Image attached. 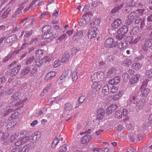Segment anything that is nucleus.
<instances>
[{"mask_svg": "<svg viewBox=\"0 0 152 152\" xmlns=\"http://www.w3.org/2000/svg\"><path fill=\"white\" fill-rule=\"evenodd\" d=\"M145 19L144 18H141L139 16L135 15L134 16H131L130 18H129L125 21V23L130 25L133 23L138 26H140L141 28H142L144 27L145 23Z\"/></svg>", "mask_w": 152, "mask_h": 152, "instance_id": "1", "label": "nucleus"}, {"mask_svg": "<svg viewBox=\"0 0 152 152\" xmlns=\"http://www.w3.org/2000/svg\"><path fill=\"white\" fill-rule=\"evenodd\" d=\"M36 68L33 65L25 67L20 72V75L22 78H23L27 75H29L30 76H33L35 73Z\"/></svg>", "mask_w": 152, "mask_h": 152, "instance_id": "2", "label": "nucleus"}, {"mask_svg": "<svg viewBox=\"0 0 152 152\" xmlns=\"http://www.w3.org/2000/svg\"><path fill=\"white\" fill-rule=\"evenodd\" d=\"M113 1L115 6L111 11L112 14L115 13L121 10L124 7V5L125 3L124 0H113Z\"/></svg>", "mask_w": 152, "mask_h": 152, "instance_id": "3", "label": "nucleus"}, {"mask_svg": "<svg viewBox=\"0 0 152 152\" xmlns=\"http://www.w3.org/2000/svg\"><path fill=\"white\" fill-rule=\"evenodd\" d=\"M24 104L20 101L19 99H14L11 102L9 103L8 106L10 108L15 107L14 110H16L19 109L23 107Z\"/></svg>", "mask_w": 152, "mask_h": 152, "instance_id": "4", "label": "nucleus"}, {"mask_svg": "<svg viewBox=\"0 0 152 152\" xmlns=\"http://www.w3.org/2000/svg\"><path fill=\"white\" fill-rule=\"evenodd\" d=\"M118 42L111 37L107 39L104 42V46L106 48H115L118 46Z\"/></svg>", "mask_w": 152, "mask_h": 152, "instance_id": "5", "label": "nucleus"}, {"mask_svg": "<svg viewBox=\"0 0 152 152\" xmlns=\"http://www.w3.org/2000/svg\"><path fill=\"white\" fill-rule=\"evenodd\" d=\"M147 85V82L145 84H142L140 87V95L142 96L146 97L150 93V90L149 88L146 87Z\"/></svg>", "mask_w": 152, "mask_h": 152, "instance_id": "6", "label": "nucleus"}, {"mask_svg": "<svg viewBox=\"0 0 152 152\" xmlns=\"http://www.w3.org/2000/svg\"><path fill=\"white\" fill-rule=\"evenodd\" d=\"M98 32V31L97 27H93L92 26V27H91V28L89 30L88 35V38L91 39L95 37H96Z\"/></svg>", "mask_w": 152, "mask_h": 152, "instance_id": "7", "label": "nucleus"}, {"mask_svg": "<svg viewBox=\"0 0 152 152\" xmlns=\"http://www.w3.org/2000/svg\"><path fill=\"white\" fill-rule=\"evenodd\" d=\"M13 12V8L12 7H8L6 10L2 12L0 17L2 19H6L8 17L9 15L12 13Z\"/></svg>", "mask_w": 152, "mask_h": 152, "instance_id": "8", "label": "nucleus"}, {"mask_svg": "<svg viewBox=\"0 0 152 152\" xmlns=\"http://www.w3.org/2000/svg\"><path fill=\"white\" fill-rule=\"evenodd\" d=\"M103 73L101 72H98L94 73L91 77V80L92 82H96L99 81V80L101 78V76L102 77Z\"/></svg>", "mask_w": 152, "mask_h": 152, "instance_id": "9", "label": "nucleus"}, {"mask_svg": "<svg viewBox=\"0 0 152 152\" xmlns=\"http://www.w3.org/2000/svg\"><path fill=\"white\" fill-rule=\"evenodd\" d=\"M97 113L96 118L94 120V121L96 120L97 121L98 120L99 121L104 118L105 114V111L102 108H100L98 109Z\"/></svg>", "mask_w": 152, "mask_h": 152, "instance_id": "10", "label": "nucleus"}, {"mask_svg": "<svg viewBox=\"0 0 152 152\" xmlns=\"http://www.w3.org/2000/svg\"><path fill=\"white\" fill-rule=\"evenodd\" d=\"M121 23V20L120 19L117 18L114 19L111 23L112 29H114L118 28Z\"/></svg>", "mask_w": 152, "mask_h": 152, "instance_id": "11", "label": "nucleus"}, {"mask_svg": "<svg viewBox=\"0 0 152 152\" xmlns=\"http://www.w3.org/2000/svg\"><path fill=\"white\" fill-rule=\"evenodd\" d=\"M21 68L20 65H17V67H15L12 69H10L9 70V72L10 73L11 76H14L16 75L20 69Z\"/></svg>", "mask_w": 152, "mask_h": 152, "instance_id": "12", "label": "nucleus"}, {"mask_svg": "<svg viewBox=\"0 0 152 152\" xmlns=\"http://www.w3.org/2000/svg\"><path fill=\"white\" fill-rule=\"evenodd\" d=\"M140 77V75L138 74L134 75L129 80V83L132 85H133L136 83L139 80Z\"/></svg>", "mask_w": 152, "mask_h": 152, "instance_id": "13", "label": "nucleus"}, {"mask_svg": "<svg viewBox=\"0 0 152 152\" xmlns=\"http://www.w3.org/2000/svg\"><path fill=\"white\" fill-rule=\"evenodd\" d=\"M91 136L88 134L86 135L83 137L80 140V142L82 144H85L89 142L91 139Z\"/></svg>", "mask_w": 152, "mask_h": 152, "instance_id": "14", "label": "nucleus"}, {"mask_svg": "<svg viewBox=\"0 0 152 152\" xmlns=\"http://www.w3.org/2000/svg\"><path fill=\"white\" fill-rule=\"evenodd\" d=\"M117 105L114 104H112V105L108 107L106 110L107 114L110 115L117 108Z\"/></svg>", "mask_w": 152, "mask_h": 152, "instance_id": "15", "label": "nucleus"}, {"mask_svg": "<svg viewBox=\"0 0 152 152\" xmlns=\"http://www.w3.org/2000/svg\"><path fill=\"white\" fill-rule=\"evenodd\" d=\"M120 78L121 77L119 76L115 77L113 79L109 80L108 83L112 85H117L120 82L121 80Z\"/></svg>", "mask_w": 152, "mask_h": 152, "instance_id": "16", "label": "nucleus"}, {"mask_svg": "<svg viewBox=\"0 0 152 152\" xmlns=\"http://www.w3.org/2000/svg\"><path fill=\"white\" fill-rule=\"evenodd\" d=\"M137 4L135 0H126V6L127 8H131L136 6Z\"/></svg>", "mask_w": 152, "mask_h": 152, "instance_id": "17", "label": "nucleus"}, {"mask_svg": "<svg viewBox=\"0 0 152 152\" xmlns=\"http://www.w3.org/2000/svg\"><path fill=\"white\" fill-rule=\"evenodd\" d=\"M116 72V70L115 68H112L109 69L107 74V77L109 78L113 77L115 76Z\"/></svg>", "mask_w": 152, "mask_h": 152, "instance_id": "18", "label": "nucleus"}, {"mask_svg": "<svg viewBox=\"0 0 152 152\" xmlns=\"http://www.w3.org/2000/svg\"><path fill=\"white\" fill-rule=\"evenodd\" d=\"M70 55L68 51L66 52L63 56L61 59L62 63H65L68 61L70 58Z\"/></svg>", "mask_w": 152, "mask_h": 152, "instance_id": "19", "label": "nucleus"}, {"mask_svg": "<svg viewBox=\"0 0 152 152\" xmlns=\"http://www.w3.org/2000/svg\"><path fill=\"white\" fill-rule=\"evenodd\" d=\"M129 27L127 25H124L121 27L118 31L121 34L125 35L128 32Z\"/></svg>", "mask_w": 152, "mask_h": 152, "instance_id": "20", "label": "nucleus"}, {"mask_svg": "<svg viewBox=\"0 0 152 152\" xmlns=\"http://www.w3.org/2000/svg\"><path fill=\"white\" fill-rule=\"evenodd\" d=\"M25 28L26 30L25 31V34H24V37H28L31 35L33 33V30L32 28L30 27L28 29H27L28 28V27L26 26L25 27Z\"/></svg>", "mask_w": 152, "mask_h": 152, "instance_id": "21", "label": "nucleus"}, {"mask_svg": "<svg viewBox=\"0 0 152 152\" xmlns=\"http://www.w3.org/2000/svg\"><path fill=\"white\" fill-rule=\"evenodd\" d=\"M17 38L16 35L13 34L7 37L6 39V41L7 43H12L15 41L17 39Z\"/></svg>", "mask_w": 152, "mask_h": 152, "instance_id": "22", "label": "nucleus"}, {"mask_svg": "<svg viewBox=\"0 0 152 152\" xmlns=\"http://www.w3.org/2000/svg\"><path fill=\"white\" fill-rule=\"evenodd\" d=\"M24 7L23 6L20 7L17 9L15 12L12 15V17L13 18L19 17V15L22 13V10L23 9Z\"/></svg>", "mask_w": 152, "mask_h": 152, "instance_id": "23", "label": "nucleus"}, {"mask_svg": "<svg viewBox=\"0 0 152 152\" xmlns=\"http://www.w3.org/2000/svg\"><path fill=\"white\" fill-rule=\"evenodd\" d=\"M129 44V43L125 39L124 41H122L119 43L118 48L119 49L122 50L128 46Z\"/></svg>", "mask_w": 152, "mask_h": 152, "instance_id": "24", "label": "nucleus"}, {"mask_svg": "<svg viewBox=\"0 0 152 152\" xmlns=\"http://www.w3.org/2000/svg\"><path fill=\"white\" fill-rule=\"evenodd\" d=\"M83 33V30H80L79 31H78V32H76L75 34L73 36V39L75 40H76L80 37H82L84 35Z\"/></svg>", "mask_w": 152, "mask_h": 152, "instance_id": "25", "label": "nucleus"}, {"mask_svg": "<svg viewBox=\"0 0 152 152\" xmlns=\"http://www.w3.org/2000/svg\"><path fill=\"white\" fill-rule=\"evenodd\" d=\"M40 137V136L36 133L32 134L30 137L31 140H34L35 142H36L39 140Z\"/></svg>", "mask_w": 152, "mask_h": 152, "instance_id": "26", "label": "nucleus"}, {"mask_svg": "<svg viewBox=\"0 0 152 152\" xmlns=\"http://www.w3.org/2000/svg\"><path fill=\"white\" fill-rule=\"evenodd\" d=\"M137 106L138 109L139 110L142 109L143 107L145 105V100L144 99L139 101L138 103H137Z\"/></svg>", "mask_w": 152, "mask_h": 152, "instance_id": "27", "label": "nucleus"}, {"mask_svg": "<svg viewBox=\"0 0 152 152\" xmlns=\"http://www.w3.org/2000/svg\"><path fill=\"white\" fill-rule=\"evenodd\" d=\"M110 90V86L108 85H106L103 87L102 93L103 94L106 95L109 94Z\"/></svg>", "mask_w": 152, "mask_h": 152, "instance_id": "28", "label": "nucleus"}, {"mask_svg": "<svg viewBox=\"0 0 152 152\" xmlns=\"http://www.w3.org/2000/svg\"><path fill=\"white\" fill-rule=\"evenodd\" d=\"M100 23L99 20L97 19H95L92 20V21L91 23V27H98Z\"/></svg>", "mask_w": 152, "mask_h": 152, "instance_id": "29", "label": "nucleus"}, {"mask_svg": "<svg viewBox=\"0 0 152 152\" xmlns=\"http://www.w3.org/2000/svg\"><path fill=\"white\" fill-rule=\"evenodd\" d=\"M137 137H138L137 134L134 132L131 133L130 134V139L132 142H134L135 140L136 141Z\"/></svg>", "mask_w": 152, "mask_h": 152, "instance_id": "30", "label": "nucleus"}, {"mask_svg": "<svg viewBox=\"0 0 152 152\" xmlns=\"http://www.w3.org/2000/svg\"><path fill=\"white\" fill-rule=\"evenodd\" d=\"M71 71L70 70H66L63 75L65 76L64 80H68L71 75Z\"/></svg>", "mask_w": 152, "mask_h": 152, "instance_id": "31", "label": "nucleus"}, {"mask_svg": "<svg viewBox=\"0 0 152 152\" xmlns=\"http://www.w3.org/2000/svg\"><path fill=\"white\" fill-rule=\"evenodd\" d=\"M94 86H92V87L90 88L89 91L90 94L92 95L93 96H95L98 91V90L95 88Z\"/></svg>", "mask_w": 152, "mask_h": 152, "instance_id": "32", "label": "nucleus"}, {"mask_svg": "<svg viewBox=\"0 0 152 152\" xmlns=\"http://www.w3.org/2000/svg\"><path fill=\"white\" fill-rule=\"evenodd\" d=\"M73 106L70 103H67L65 104L64 105V109L68 111H70L72 109Z\"/></svg>", "mask_w": 152, "mask_h": 152, "instance_id": "33", "label": "nucleus"}, {"mask_svg": "<svg viewBox=\"0 0 152 152\" xmlns=\"http://www.w3.org/2000/svg\"><path fill=\"white\" fill-rule=\"evenodd\" d=\"M51 26L49 25H46L42 28V31L44 33L49 32L51 31Z\"/></svg>", "mask_w": 152, "mask_h": 152, "instance_id": "34", "label": "nucleus"}, {"mask_svg": "<svg viewBox=\"0 0 152 152\" xmlns=\"http://www.w3.org/2000/svg\"><path fill=\"white\" fill-rule=\"evenodd\" d=\"M115 117L117 118H123L122 116V112L118 110L116 111L114 114Z\"/></svg>", "mask_w": 152, "mask_h": 152, "instance_id": "35", "label": "nucleus"}, {"mask_svg": "<svg viewBox=\"0 0 152 152\" xmlns=\"http://www.w3.org/2000/svg\"><path fill=\"white\" fill-rule=\"evenodd\" d=\"M123 116L126 117L124 118H123V120L124 121H126L128 120V118L127 117L128 114L127 110L125 109H124L123 110Z\"/></svg>", "mask_w": 152, "mask_h": 152, "instance_id": "36", "label": "nucleus"}, {"mask_svg": "<svg viewBox=\"0 0 152 152\" xmlns=\"http://www.w3.org/2000/svg\"><path fill=\"white\" fill-rule=\"evenodd\" d=\"M34 55L36 56H38L39 57H41L43 56V50L42 49H36L35 52H34Z\"/></svg>", "mask_w": 152, "mask_h": 152, "instance_id": "37", "label": "nucleus"}, {"mask_svg": "<svg viewBox=\"0 0 152 152\" xmlns=\"http://www.w3.org/2000/svg\"><path fill=\"white\" fill-rule=\"evenodd\" d=\"M14 123H10L6 126V128L8 131L13 129L14 128Z\"/></svg>", "mask_w": 152, "mask_h": 152, "instance_id": "38", "label": "nucleus"}, {"mask_svg": "<svg viewBox=\"0 0 152 152\" xmlns=\"http://www.w3.org/2000/svg\"><path fill=\"white\" fill-rule=\"evenodd\" d=\"M117 34L116 35V38L117 39V40H120L123 39L124 37L125 36V35L122 34H121L118 30L117 31Z\"/></svg>", "mask_w": 152, "mask_h": 152, "instance_id": "39", "label": "nucleus"}, {"mask_svg": "<svg viewBox=\"0 0 152 152\" xmlns=\"http://www.w3.org/2000/svg\"><path fill=\"white\" fill-rule=\"evenodd\" d=\"M144 45L146 47L150 48L152 45V41L150 39H146Z\"/></svg>", "mask_w": 152, "mask_h": 152, "instance_id": "40", "label": "nucleus"}, {"mask_svg": "<svg viewBox=\"0 0 152 152\" xmlns=\"http://www.w3.org/2000/svg\"><path fill=\"white\" fill-rule=\"evenodd\" d=\"M83 18L78 23V25L81 26H84L87 23V19L85 18Z\"/></svg>", "mask_w": 152, "mask_h": 152, "instance_id": "41", "label": "nucleus"}, {"mask_svg": "<svg viewBox=\"0 0 152 152\" xmlns=\"http://www.w3.org/2000/svg\"><path fill=\"white\" fill-rule=\"evenodd\" d=\"M141 66L142 65L139 63H135L132 64V67L135 70H138L140 68Z\"/></svg>", "mask_w": 152, "mask_h": 152, "instance_id": "42", "label": "nucleus"}, {"mask_svg": "<svg viewBox=\"0 0 152 152\" xmlns=\"http://www.w3.org/2000/svg\"><path fill=\"white\" fill-rule=\"evenodd\" d=\"M134 38L132 37L128 36L126 39H125L126 41L128 42L129 44H134Z\"/></svg>", "mask_w": 152, "mask_h": 152, "instance_id": "43", "label": "nucleus"}, {"mask_svg": "<svg viewBox=\"0 0 152 152\" xmlns=\"http://www.w3.org/2000/svg\"><path fill=\"white\" fill-rule=\"evenodd\" d=\"M99 82V81H97L96 82H93L94 83L92 85L94 86L95 88L98 90H99L101 87V85Z\"/></svg>", "mask_w": 152, "mask_h": 152, "instance_id": "44", "label": "nucleus"}, {"mask_svg": "<svg viewBox=\"0 0 152 152\" xmlns=\"http://www.w3.org/2000/svg\"><path fill=\"white\" fill-rule=\"evenodd\" d=\"M146 75L148 78H152V69L146 70Z\"/></svg>", "mask_w": 152, "mask_h": 152, "instance_id": "45", "label": "nucleus"}, {"mask_svg": "<svg viewBox=\"0 0 152 152\" xmlns=\"http://www.w3.org/2000/svg\"><path fill=\"white\" fill-rule=\"evenodd\" d=\"M110 92L112 94L116 92L118 90V88L114 86H110Z\"/></svg>", "mask_w": 152, "mask_h": 152, "instance_id": "46", "label": "nucleus"}, {"mask_svg": "<svg viewBox=\"0 0 152 152\" xmlns=\"http://www.w3.org/2000/svg\"><path fill=\"white\" fill-rule=\"evenodd\" d=\"M35 63H36V65L38 67L40 66L42 64L43 62V59H42L41 60L37 59V60H35Z\"/></svg>", "mask_w": 152, "mask_h": 152, "instance_id": "47", "label": "nucleus"}, {"mask_svg": "<svg viewBox=\"0 0 152 152\" xmlns=\"http://www.w3.org/2000/svg\"><path fill=\"white\" fill-rule=\"evenodd\" d=\"M21 139L23 144L30 141L31 140L30 137L28 136L24 137Z\"/></svg>", "mask_w": 152, "mask_h": 152, "instance_id": "48", "label": "nucleus"}, {"mask_svg": "<svg viewBox=\"0 0 152 152\" xmlns=\"http://www.w3.org/2000/svg\"><path fill=\"white\" fill-rule=\"evenodd\" d=\"M115 57L113 55H110L108 56L107 58V61H108V62H112L113 61H115Z\"/></svg>", "mask_w": 152, "mask_h": 152, "instance_id": "49", "label": "nucleus"}, {"mask_svg": "<svg viewBox=\"0 0 152 152\" xmlns=\"http://www.w3.org/2000/svg\"><path fill=\"white\" fill-rule=\"evenodd\" d=\"M18 113L17 112H15L13 113L9 117V119H15L18 117Z\"/></svg>", "mask_w": 152, "mask_h": 152, "instance_id": "50", "label": "nucleus"}, {"mask_svg": "<svg viewBox=\"0 0 152 152\" xmlns=\"http://www.w3.org/2000/svg\"><path fill=\"white\" fill-rule=\"evenodd\" d=\"M59 142L58 139L57 137L55 138L53 140L51 145V147L54 148L56 145H57Z\"/></svg>", "mask_w": 152, "mask_h": 152, "instance_id": "51", "label": "nucleus"}, {"mask_svg": "<svg viewBox=\"0 0 152 152\" xmlns=\"http://www.w3.org/2000/svg\"><path fill=\"white\" fill-rule=\"evenodd\" d=\"M19 134L18 133H13L11 137V140L12 141H15V140L18 138Z\"/></svg>", "mask_w": 152, "mask_h": 152, "instance_id": "52", "label": "nucleus"}, {"mask_svg": "<svg viewBox=\"0 0 152 152\" xmlns=\"http://www.w3.org/2000/svg\"><path fill=\"white\" fill-rule=\"evenodd\" d=\"M137 99L136 98V97L135 96H132L130 98V101L132 104H137Z\"/></svg>", "mask_w": 152, "mask_h": 152, "instance_id": "53", "label": "nucleus"}, {"mask_svg": "<svg viewBox=\"0 0 152 152\" xmlns=\"http://www.w3.org/2000/svg\"><path fill=\"white\" fill-rule=\"evenodd\" d=\"M67 149L66 145H63L60 147V149L58 152H65L66 151Z\"/></svg>", "mask_w": 152, "mask_h": 152, "instance_id": "54", "label": "nucleus"}, {"mask_svg": "<svg viewBox=\"0 0 152 152\" xmlns=\"http://www.w3.org/2000/svg\"><path fill=\"white\" fill-rule=\"evenodd\" d=\"M34 60V56H32L29 58L27 61L26 63V65H28L31 64V63L33 62V61Z\"/></svg>", "mask_w": 152, "mask_h": 152, "instance_id": "55", "label": "nucleus"}, {"mask_svg": "<svg viewBox=\"0 0 152 152\" xmlns=\"http://www.w3.org/2000/svg\"><path fill=\"white\" fill-rule=\"evenodd\" d=\"M80 50L79 48H76L75 47L73 48L72 49L71 54L73 56L75 55Z\"/></svg>", "mask_w": 152, "mask_h": 152, "instance_id": "56", "label": "nucleus"}, {"mask_svg": "<svg viewBox=\"0 0 152 152\" xmlns=\"http://www.w3.org/2000/svg\"><path fill=\"white\" fill-rule=\"evenodd\" d=\"M15 110H14V109L13 108L8 109L7 110L5 111V113H4V115H3L6 116L8 115L9 113L14 111Z\"/></svg>", "mask_w": 152, "mask_h": 152, "instance_id": "57", "label": "nucleus"}, {"mask_svg": "<svg viewBox=\"0 0 152 152\" xmlns=\"http://www.w3.org/2000/svg\"><path fill=\"white\" fill-rule=\"evenodd\" d=\"M85 99V97L84 96H81L78 99V102L80 104H81L83 102Z\"/></svg>", "mask_w": 152, "mask_h": 152, "instance_id": "58", "label": "nucleus"}, {"mask_svg": "<svg viewBox=\"0 0 152 152\" xmlns=\"http://www.w3.org/2000/svg\"><path fill=\"white\" fill-rule=\"evenodd\" d=\"M36 46H34V47H31L29 48L28 51V53L31 54V53H33L34 52H35V49H36Z\"/></svg>", "mask_w": 152, "mask_h": 152, "instance_id": "59", "label": "nucleus"}, {"mask_svg": "<svg viewBox=\"0 0 152 152\" xmlns=\"http://www.w3.org/2000/svg\"><path fill=\"white\" fill-rule=\"evenodd\" d=\"M42 38L44 39H50V36L49 32H46V33H44L42 35Z\"/></svg>", "mask_w": 152, "mask_h": 152, "instance_id": "60", "label": "nucleus"}, {"mask_svg": "<svg viewBox=\"0 0 152 152\" xmlns=\"http://www.w3.org/2000/svg\"><path fill=\"white\" fill-rule=\"evenodd\" d=\"M132 61L129 59H126L124 61V63L125 64L128 66L131 65Z\"/></svg>", "mask_w": 152, "mask_h": 152, "instance_id": "61", "label": "nucleus"}, {"mask_svg": "<svg viewBox=\"0 0 152 152\" xmlns=\"http://www.w3.org/2000/svg\"><path fill=\"white\" fill-rule=\"evenodd\" d=\"M11 55H8L7 56L5 57L4 59L3 62H5L7 61L9 59H11Z\"/></svg>", "mask_w": 152, "mask_h": 152, "instance_id": "62", "label": "nucleus"}, {"mask_svg": "<svg viewBox=\"0 0 152 152\" xmlns=\"http://www.w3.org/2000/svg\"><path fill=\"white\" fill-rule=\"evenodd\" d=\"M30 44L28 43H23L21 47H20V49H25L26 48L29 46Z\"/></svg>", "mask_w": 152, "mask_h": 152, "instance_id": "63", "label": "nucleus"}, {"mask_svg": "<svg viewBox=\"0 0 152 152\" xmlns=\"http://www.w3.org/2000/svg\"><path fill=\"white\" fill-rule=\"evenodd\" d=\"M23 144L22 139H20L15 142V145L16 146H19Z\"/></svg>", "mask_w": 152, "mask_h": 152, "instance_id": "64", "label": "nucleus"}]
</instances>
